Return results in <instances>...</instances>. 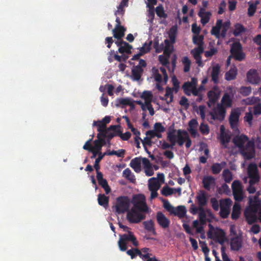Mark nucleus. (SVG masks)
<instances>
[{"instance_id": "obj_1", "label": "nucleus", "mask_w": 261, "mask_h": 261, "mask_svg": "<svg viewBox=\"0 0 261 261\" xmlns=\"http://www.w3.org/2000/svg\"><path fill=\"white\" fill-rule=\"evenodd\" d=\"M133 207L126 215V219L130 223H139L145 219L146 215L151 210L146 203L145 196L142 194L135 195L132 198Z\"/></svg>"}, {"instance_id": "obj_2", "label": "nucleus", "mask_w": 261, "mask_h": 261, "mask_svg": "<svg viewBox=\"0 0 261 261\" xmlns=\"http://www.w3.org/2000/svg\"><path fill=\"white\" fill-rule=\"evenodd\" d=\"M248 137L244 134L236 136L232 139L234 146L245 160H250L255 156L254 144L248 141Z\"/></svg>"}, {"instance_id": "obj_3", "label": "nucleus", "mask_w": 261, "mask_h": 261, "mask_svg": "<svg viewBox=\"0 0 261 261\" xmlns=\"http://www.w3.org/2000/svg\"><path fill=\"white\" fill-rule=\"evenodd\" d=\"M249 206L244 211V215L248 224H252L259 220L261 223V199L259 194L249 197Z\"/></svg>"}, {"instance_id": "obj_4", "label": "nucleus", "mask_w": 261, "mask_h": 261, "mask_svg": "<svg viewBox=\"0 0 261 261\" xmlns=\"http://www.w3.org/2000/svg\"><path fill=\"white\" fill-rule=\"evenodd\" d=\"M127 233L119 235V239L118 241L119 249L121 251H125L127 249V243L132 242L135 247H138L139 243L134 233L130 231Z\"/></svg>"}, {"instance_id": "obj_5", "label": "nucleus", "mask_w": 261, "mask_h": 261, "mask_svg": "<svg viewBox=\"0 0 261 261\" xmlns=\"http://www.w3.org/2000/svg\"><path fill=\"white\" fill-rule=\"evenodd\" d=\"M130 205L129 199L127 196H122L116 198L115 206L116 212L119 214H123L128 212Z\"/></svg>"}, {"instance_id": "obj_6", "label": "nucleus", "mask_w": 261, "mask_h": 261, "mask_svg": "<svg viewBox=\"0 0 261 261\" xmlns=\"http://www.w3.org/2000/svg\"><path fill=\"white\" fill-rule=\"evenodd\" d=\"M203 39L204 36L203 35L193 37V43L198 45L197 47L195 48L191 51V53L196 60H198V58H201L200 54L203 51Z\"/></svg>"}, {"instance_id": "obj_7", "label": "nucleus", "mask_w": 261, "mask_h": 261, "mask_svg": "<svg viewBox=\"0 0 261 261\" xmlns=\"http://www.w3.org/2000/svg\"><path fill=\"white\" fill-rule=\"evenodd\" d=\"M248 174L250 179L249 181L250 185H255L259 181V175L256 164H251L249 165L248 168Z\"/></svg>"}, {"instance_id": "obj_8", "label": "nucleus", "mask_w": 261, "mask_h": 261, "mask_svg": "<svg viewBox=\"0 0 261 261\" xmlns=\"http://www.w3.org/2000/svg\"><path fill=\"white\" fill-rule=\"evenodd\" d=\"M246 81L252 85H257L261 82V77L256 69H251L246 73Z\"/></svg>"}, {"instance_id": "obj_9", "label": "nucleus", "mask_w": 261, "mask_h": 261, "mask_svg": "<svg viewBox=\"0 0 261 261\" xmlns=\"http://www.w3.org/2000/svg\"><path fill=\"white\" fill-rule=\"evenodd\" d=\"M159 225L163 228L166 229L169 226L170 221L161 212H158L156 216Z\"/></svg>"}, {"instance_id": "obj_10", "label": "nucleus", "mask_w": 261, "mask_h": 261, "mask_svg": "<svg viewBox=\"0 0 261 261\" xmlns=\"http://www.w3.org/2000/svg\"><path fill=\"white\" fill-rule=\"evenodd\" d=\"M94 125L97 126V131L100 133H102V135H105L107 132H110L111 130H115L117 126L120 127V125H111L109 128H107V126L105 124H103L99 121L94 122Z\"/></svg>"}, {"instance_id": "obj_11", "label": "nucleus", "mask_w": 261, "mask_h": 261, "mask_svg": "<svg viewBox=\"0 0 261 261\" xmlns=\"http://www.w3.org/2000/svg\"><path fill=\"white\" fill-rule=\"evenodd\" d=\"M220 66L218 64H216L212 68L211 76L212 81L215 84H218L219 82V74L220 73Z\"/></svg>"}, {"instance_id": "obj_12", "label": "nucleus", "mask_w": 261, "mask_h": 261, "mask_svg": "<svg viewBox=\"0 0 261 261\" xmlns=\"http://www.w3.org/2000/svg\"><path fill=\"white\" fill-rule=\"evenodd\" d=\"M221 133L220 135V141L221 144L224 148H227V144L230 141V136L224 132V126L220 127Z\"/></svg>"}, {"instance_id": "obj_13", "label": "nucleus", "mask_w": 261, "mask_h": 261, "mask_svg": "<svg viewBox=\"0 0 261 261\" xmlns=\"http://www.w3.org/2000/svg\"><path fill=\"white\" fill-rule=\"evenodd\" d=\"M144 72V69L139 67L133 66L132 68L131 79L134 81H139Z\"/></svg>"}, {"instance_id": "obj_14", "label": "nucleus", "mask_w": 261, "mask_h": 261, "mask_svg": "<svg viewBox=\"0 0 261 261\" xmlns=\"http://www.w3.org/2000/svg\"><path fill=\"white\" fill-rule=\"evenodd\" d=\"M240 112L238 110H234L231 111L229 118V121L231 128L236 126L239 121Z\"/></svg>"}, {"instance_id": "obj_15", "label": "nucleus", "mask_w": 261, "mask_h": 261, "mask_svg": "<svg viewBox=\"0 0 261 261\" xmlns=\"http://www.w3.org/2000/svg\"><path fill=\"white\" fill-rule=\"evenodd\" d=\"M207 97L208 98L207 106L211 108L212 105H215L218 100L219 94L214 91L211 90L207 92Z\"/></svg>"}, {"instance_id": "obj_16", "label": "nucleus", "mask_w": 261, "mask_h": 261, "mask_svg": "<svg viewBox=\"0 0 261 261\" xmlns=\"http://www.w3.org/2000/svg\"><path fill=\"white\" fill-rule=\"evenodd\" d=\"M215 183V179L212 176H207L203 177L202 179V184L204 188L210 191L211 189V186L214 185Z\"/></svg>"}, {"instance_id": "obj_17", "label": "nucleus", "mask_w": 261, "mask_h": 261, "mask_svg": "<svg viewBox=\"0 0 261 261\" xmlns=\"http://www.w3.org/2000/svg\"><path fill=\"white\" fill-rule=\"evenodd\" d=\"M196 198L198 206H200L201 208H203V206L207 204V198L204 191H201L200 193L198 194Z\"/></svg>"}, {"instance_id": "obj_18", "label": "nucleus", "mask_w": 261, "mask_h": 261, "mask_svg": "<svg viewBox=\"0 0 261 261\" xmlns=\"http://www.w3.org/2000/svg\"><path fill=\"white\" fill-rule=\"evenodd\" d=\"M238 74L237 68L233 66L231 67L230 69L225 74V79L226 81H230L234 80Z\"/></svg>"}, {"instance_id": "obj_19", "label": "nucleus", "mask_w": 261, "mask_h": 261, "mask_svg": "<svg viewBox=\"0 0 261 261\" xmlns=\"http://www.w3.org/2000/svg\"><path fill=\"white\" fill-rule=\"evenodd\" d=\"M126 29L124 27H116L113 30V37L119 40L124 36Z\"/></svg>"}, {"instance_id": "obj_20", "label": "nucleus", "mask_w": 261, "mask_h": 261, "mask_svg": "<svg viewBox=\"0 0 261 261\" xmlns=\"http://www.w3.org/2000/svg\"><path fill=\"white\" fill-rule=\"evenodd\" d=\"M130 166L137 173H139L141 170V161L140 158H135L132 160Z\"/></svg>"}, {"instance_id": "obj_21", "label": "nucleus", "mask_w": 261, "mask_h": 261, "mask_svg": "<svg viewBox=\"0 0 261 261\" xmlns=\"http://www.w3.org/2000/svg\"><path fill=\"white\" fill-rule=\"evenodd\" d=\"M226 163L225 162H222L220 163H214L211 166L212 172L214 174L219 173L222 169L225 166Z\"/></svg>"}, {"instance_id": "obj_22", "label": "nucleus", "mask_w": 261, "mask_h": 261, "mask_svg": "<svg viewBox=\"0 0 261 261\" xmlns=\"http://www.w3.org/2000/svg\"><path fill=\"white\" fill-rule=\"evenodd\" d=\"M231 249L233 250L238 251L242 247V241L238 237L233 238L230 241Z\"/></svg>"}, {"instance_id": "obj_23", "label": "nucleus", "mask_w": 261, "mask_h": 261, "mask_svg": "<svg viewBox=\"0 0 261 261\" xmlns=\"http://www.w3.org/2000/svg\"><path fill=\"white\" fill-rule=\"evenodd\" d=\"M184 132L186 131L181 129H178L177 131V139L176 142L178 145L180 146H182L186 141V135H185Z\"/></svg>"}, {"instance_id": "obj_24", "label": "nucleus", "mask_w": 261, "mask_h": 261, "mask_svg": "<svg viewBox=\"0 0 261 261\" xmlns=\"http://www.w3.org/2000/svg\"><path fill=\"white\" fill-rule=\"evenodd\" d=\"M123 176L130 182L134 183L136 181V177L129 168H126L123 171Z\"/></svg>"}, {"instance_id": "obj_25", "label": "nucleus", "mask_w": 261, "mask_h": 261, "mask_svg": "<svg viewBox=\"0 0 261 261\" xmlns=\"http://www.w3.org/2000/svg\"><path fill=\"white\" fill-rule=\"evenodd\" d=\"M148 187L149 190H158L160 187V184L157 180L156 178L155 177H152L150 178L148 180Z\"/></svg>"}, {"instance_id": "obj_26", "label": "nucleus", "mask_w": 261, "mask_h": 261, "mask_svg": "<svg viewBox=\"0 0 261 261\" xmlns=\"http://www.w3.org/2000/svg\"><path fill=\"white\" fill-rule=\"evenodd\" d=\"M133 46L125 42L118 48V52L120 54L126 53V54H131V50Z\"/></svg>"}, {"instance_id": "obj_27", "label": "nucleus", "mask_w": 261, "mask_h": 261, "mask_svg": "<svg viewBox=\"0 0 261 261\" xmlns=\"http://www.w3.org/2000/svg\"><path fill=\"white\" fill-rule=\"evenodd\" d=\"M126 253L127 255H129L132 259H134L136 257L137 255H138L139 257L143 256L144 257L145 256H143L142 251H140L138 248H132L126 251Z\"/></svg>"}, {"instance_id": "obj_28", "label": "nucleus", "mask_w": 261, "mask_h": 261, "mask_svg": "<svg viewBox=\"0 0 261 261\" xmlns=\"http://www.w3.org/2000/svg\"><path fill=\"white\" fill-rule=\"evenodd\" d=\"M259 1H256L254 3H251L250 2L248 3L249 7L248 8V15L249 17L252 16L254 15V13L256 12V10L257 8V6L259 4Z\"/></svg>"}, {"instance_id": "obj_29", "label": "nucleus", "mask_w": 261, "mask_h": 261, "mask_svg": "<svg viewBox=\"0 0 261 261\" xmlns=\"http://www.w3.org/2000/svg\"><path fill=\"white\" fill-rule=\"evenodd\" d=\"M143 224L146 230L152 232L153 234L156 233L154 228V224L152 220L144 221Z\"/></svg>"}, {"instance_id": "obj_30", "label": "nucleus", "mask_w": 261, "mask_h": 261, "mask_svg": "<svg viewBox=\"0 0 261 261\" xmlns=\"http://www.w3.org/2000/svg\"><path fill=\"white\" fill-rule=\"evenodd\" d=\"M97 200L98 203L100 205L103 206L105 207L108 206L109 197L105 196L104 194H98Z\"/></svg>"}, {"instance_id": "obj_31", "label": "nucleus", "mask_w": 261, "mask_h": 261, "mask_svg": "<svg viewBox=\"0 0 261 261\" xmlns=\"http://www.w3.org/2000/svg\"><path fill=\"white\" fill-rule=\"evenodd\" d=\"M186 208L184 206H178L177 209H175L174 213H173L175 216H177L179 218H184L186 214Z\"/></svg>"}, {"instance_id": "obj_32", "label": "nucleus", "mask_w": 261, "mask_h": 261, "mask_svg": "<svg viewBox=\"0 0 261 261\" xmlns=\"http://www.w3.org/2000/svg\"><path fill=\"white\" fill-rule=\"evenodd\" d=\"M232 201L230 198L222 199L220 200V208H223L230 210L232 205Z\"/></svg>"}, {"instance_id": "obj_33", "label": "nucleus", "mask_w": 261, "mask_h": 261, "mask_svg": "<svg viewBox=\"0 0 261 261\" xmlns=\"http://www.w3.org/2000/svg\"><path fill=\"white\" fill-rule=\"evenodd\" d=\"M128 0H122L117 7V10L115 12V15H117L118 14L123 15L125 12L124 7L128 6Z\"/></svg>"}, {"instance_id": "obj_34", "label": "nucleus", "mask_w": 261, "mask_h": 261, "mask_svg": "<svg viewBox=\"0 0 261 261\" xmlns=\"http://www.w3.org/2000/svg\"><path fill=\"white\" fill-rule=\"evenodd\" d=\"M240 215V206L237 204H234L232 212L231 215V218L232 220H237L239 217Z\"/></svg>"}, {"instance_id": "obj_35", "label": "nucleus", "mask_w": 261, "mask_h": 261, "mask_svg": "<svg viewBox=\"0 0 261 261\" xmlns=\"http://www.w3.org/2000/svg\"><path fill=\"white\" fill-rule=\"evenodd\" d=\"M193 86L190 82H186L182 86V89L184 90V93L187 96L191 95V90L193 89Z\"/></svg>"}, {"instance_id": "obj_36", "label": "nucleus", "mask_w": 261, "mask_h": 261, "mask_svg": "<svg viewBox=\"0 0 261 261\" xmlns=\"http://www.w3.org/2000/svg\"><path fill=\"white\" fill-rule=\"evenodd\" d=\"M164 43L165 45L164 50V54L169 57L172 51L173 46L170 45V42L168 39H165L164 40Z\"/></svg>"}, {"instance_id": "obj_37", "label": "nucleus", "mask_w": 261, "mask_h": 261, "mask_svg": "<svg viewBox=\"0 0 261 261\" xmlns=\"http://www.w3.org/2000/svg\"><path fill=\"white\" fill-rule=\"evenodd\" d=\"M222 176L224 181L226 183L230 182L232 179V173L228 169H226L223 170L222 173Z\"/></svg>"}, {"instance_id": "obj_38", "label": "nucleus", "mask_w": 261, "mask_h": 261, "mask_svg": "<svg viewBox=\"0 0 261 261\" xmlns=\"http://www.w3.org/2000/svg\"><path fill=\"white\" fill-rule=\"evenodd\" d=\"M251 92L252 88L250 86H241L239 90V92L244 96L249 95Z\"/></svg>"}, {"instance_id": "obj_39", "label": "nucleus", "mask_w": 261, "mask_h": 261, "mask_svg": "<svg viewBox=\"0 0 261 261\" xmlns=\"http://www.w3.org/2000/svg\"><path fill=\"white\" fill-rule=\"evenodd\" d=\"M198 217L201 225H203L206 224V214L203 208H200V211L198 214Z\"/></svg>"}, {"instance_id": "obj_40", "label": "nucleus", "mask_w": 261, "mask_h": 261, "mask_svg": "<svg viewBox=\"0 0 261 261\" xmlns=\"http://www.w3.org/2000/svg\"><path fill=\"white\" fill-rule=\"evenodd\" d=\"M152 41H149L148 43L145 42L143 44V46L140 48V52L143 55L150 51L151 49V45H152Z\"/></svg>"}, {"instance_id": "obj_41", "label": "nucleus", "mask_w": 261, "mask_h": 261, "mask_svg": "<svg viewBox=\"0 0 261 261\" xmlns=\"http://www.w3.org/2000/svg\"><path fill=\"white\" fill-rule=\"evenodd\" d=\"M222 102L226 107H230L232 105V99L228 93H225L222 98Z\"/></svg>"}, {"instance_id": "obj_42", "label": "nucleus", "mask_w": 261, "mask_h": 261, "mask_svg": "<svg viewBox=\"0 0 261 261\" xmlns=\"http://www.w3.org/2000/svg\"><path fill=\"white\" fill-rule=\"evenodd\" d=\"M242 45L239 42L233 43L231 46L230 53L231 55L235 54L237 52L242 50Z\"/></svg>"}, {"instance_id": "obj_43", "label": "nucleus", "mask_w": 261, "mask_h": 261, "mask_svg": "<svg viewBox=\"0 0 261 261\" xmlns=\"http://www.w3.org/2000/svg\"><path fill=\"white\" fill-rule=\"evenodd\" d=\"M177 34V28L175 27H172L169 32V38L172 43H174Z\"/></svg>"}, {"instance_id": "obj_44", "label": "nucleus", "mask_w": 261, "mask_h": 261, "mask_svg": "<svg viewBox=\"0 0 261 261\" xmlns=\"http://www.w3.org/2000/svg\"><path fill=\"white\" fill-rule=\"evenodd\" d=\"M155 12L156 15L160 18H166L167 17V14L165 12L164 7L162 5L156 7Z\"/></svg>"}, {"instance_id": "obj_45", "label": "nucleus", "mask_w": 261, "mask_h": 261, "mask_svg": "<svg viewBox=\"0 0 261 261\" xmlns=\"http://www.w3.org/2000/svg\"><path fill=\"white\" fill-rule=\"evenodd\" d=\"M98 184L105 190L107 194H108L110 192L111 189L108 185L107 180L106 179L103 178V179L98 181Z\"/></svg>"}, {"instance_id": "obj_46", "label": "nucleus", "mask_w": 261, "mask_h": 261, "mask_svg": "<svg viewBox=\"0 0 261 261\" xmlns=\"http://www.w3.org/2000/svg\"><path fill=\"white\" fill-rule=\"evenodd\" d=\"M162 201L163 202L164 207L170 214H173V213H174L175 208L171 205L168 200L162 199Z\"/></svg>"}, {"instance_id": "obj_47", "label": "nucleus", "mask_w": 261, "mask_h": 261, "mask_svg": "<svg viewBox=\"0 0 261 261\" xmlns=\"http://www.w3.org/2000/svg\"><path fill=\"white\" fill-rule=\"evenodd\" d=\"M232 192L243 191L242 186L239 180H234L231 185Z\"/></svg>"}, {"instance_id": "obj_48", "label": "nucleus", "mask_w": 261, "mask_h": 261, "mask_svg": "<svg viewBox=\"0 0 261 261\" xmlns=\"http://www.w3.org/2000/svg\"><path fill=\"white\" fill-rule=\"evenodd\" d=\"M245 32V28L243 25L237 23L235 25V29L233 32L235 36H238L241 33Z\"/></svg>"}, {"instance_id": "obj_49", "label": "nucleus", "mask_w": 261, "mask_h": 261, "mask_svg": "<svg viewBox=\"0 0 261 261\" xmlns=\"http://www.w3.org/2000/svg\"><path fill=\"white\" fill-rule=\"evenodd\" d=\"M107 154V152H105L103 153L100 152L98 158L95 160L94 168L95 170H97V169H100L99 163L101 160L103 159V158Z\"/></svg>"}, {"instance_id": "obj_50", "label": "nucleus", "mask_w": 261, "mask_h": 261, "mask_svg": "<svg viewBox=\"0 0 261 261\" xmlns=\"http://www.w3.org/2000/svg\"><path fill=\"white\" fill-rule=\"evenodd\" d=\"M152 70L154 80L158 83H161L162 81V75L159 73L158 69L153 67Z\"/></svg>"}, {"instance_id": "obj_51", "label": "nucleus", "mask_w": 261, "mask_h": 261, "mask_svg": "<svg viewBox=\"0 0 261 261\" xmlns=\"http://www.w3.org/2000/svg\"><path fill=\"white\" fill-rule=\"evenodd\" d=\"M161 192L164 196H168L173 193V189L168 186H165L162 188Z\"/></svg>"}, {"instance_id": "obj_52", "label": "nucleus", "mask_w": 261, "mask_h": 261, "mask_svg": "<svg viewBox=\"0 0 261 261\" xmlns=\"http://www.w3.org/2000/svg\"><path fill=\"white\" fill-rule=\"evenodd\" d=\"M218 192L220 194L223 193L226 195H229L230 193V190L226 184H223L221 187L218 189Z\"/></svg>"}, {"instance_id": "obj_53", "label": "nucleus", "mask_w": 261, "mask_h": 261, "mask_svg": "<svg viewBox=\"0 0 261 261\" xmlns=\"http://www.w3.org/2000/svg\"><path fill=\"white\" fill-rule=\"evenodd\" d=\"M211 15V12L207 11L206 12V14L204 15H201V16H199L201 18V23L203 24V25L206 24L208 22Z\"/></svg>"}, {"instance_id": "obj_54", "label": "nucleus", "mask_w": 261, "mask_h": 261, "mask_svg": "<svg viewBox=\"0 0 261 261\" xmlns=\"http://www.w3.org/2000/svg\"><path fill=\"white\" fill-rule=\"evenodd\" d=\"M234 199L236 201L241 202L243 200V191L232 192Z\"/></svg>"}, {"instance_id": "obj_55", "label": "nucleus", "mask_w": 261, "mask_h": 261, "mask_svg": "<svg viewBox=\"0 0 261 261\" xmlns=\"http://www.w3.org/2000/svg\"><path fill=\"white\" fill-rule=\"evenodd\" d=\"M172 82L173 84V88L172 89L175 93H177L178 91L179 88V82L175 76L172 77Z\"/></svg>"}, {"instance_id": "obj_56", "label": "nucleus", "mask_w": 261, "mask_h": 261, "mask_svg": "<svg viewBox=\"0 0 261 261\" xmlns=\"http://www.w3.org/2000/svg\"><path fill=\"white\" fill-rule=\"evenodd\" d=\"M146 135L150 136L151 139L154 138V137H157L158 138H161L162 137V135L157 132H155L154 130H149L146 132Z\"/></svg>"}, {"instance_id": "obj_57", "label": "nucleus", "mask_w": 261, "mask_h": 261, "mask_svg": "<svg viewBox=\"0 0 261 261\" xmlns=\"http://www.w3.org/2000/svg\"><path fill=\"white\" fill-rule=\"evenodd\" d=\"M152 97V93L149 91H144L141 95V98L144 99L145 100V101H150L151 102Z\"/></svg>"}, {"instance_id": "obj_58", "label": "nucleus", "mask_w": 261, "mask_h": 261, "mask_svg": "<svg viewBox=\"0 0 261 261\" xmlns=\"http://www.w3.org/2000/svg\"><path fill=\"white\" fill-rule=\"evenodd\" d=\"M232 55L236 60L239 61L243 60L245 58V54L242 51V50L237 52Z\"/></svg>"}, {"instance_id": "obj_59", "label": "nucleus", "mask_w": 261, "mask_h": 261, "mask_svg": "<svg viewBox=\"0 0 261 261\" xmlns=\"http://www.w3.org/2000/svg\"><path fill=\"white\" fill-rule=\"evenodd\" d=\"M154 130L160 134L164 132L166 130L165 127L163 126L162 123L160 122H156L154 124Z\"/></svg>"}, {"instance_id": "obj_60", "label": "nucleus", "mask_w": 261, "mask_h": 261, "mask_svg": "<svg viewBox=\"0 0 261 261\" xmlns=\"http://www.w3.org/2000/svg\"><path fill=\"white\" fill-rule=\"evenodd\" d=\"M149 248L146 247L143 248L140 250L142 251V255L145 256V257H140L143 260H145L146 258L149 257V256H152V254L149 253Z\"/></svg>"}, {"instance_id": "obj_61", "label": "nucleus", "mask_w": 261, "mask_h": 261, "mask_svg": "<svg viewBox=\"0 0 261 261\" xmlns=\"http://www.w3.org/2000/svg\"><path fill=\"white\" fill-rule=\"evenodd\" d=\"M201 31V28L200 27H198L196 23H194L192 25V32L195 35L194 36H200L199 35L200 32Z\"/></svg>"}, {"instance_id": "obj_62", "label": "nucleus", "mask_w": 261, "mask_h": 261, "mask_svg": "<svg viewBox=\"0 0 261 261\" xmlns=\"http://www.w3.org/2000/svg\"><path fill=\"white\" fill-rule=\"evenodd\" d=\"M257 98L254 96L248 97L245 99H243V101L247 105H252L256 102Z\"/></svg>"}, {"instance_id": "obj_63", "label": "nucleus", "mask_w": 261, "mask_h": 261, "mask_svg": "<svg viewBox=\"0 0 261 261\" xmlns=\"http://www.w3.org/2000/svg\"><path fill=\"white\" fill-rule=\"evenodd\" d=\"M211 203L212 204V206L214 211H218L220 207V203L216 198L213 197L210 200Z\"/></svg>"}, {"instance_id": "obj_64", "label": "nucleus", "mask_w": 261, "mask_h": 261, "mask_svg": "<svg viewBox=\"0 0 261 261\" xmlns=\"http://www.w3.org/2000/svg\"><path fill=\"white\" fill-rule=\"evenodd\" d=\"M175 132L176 130L173 129L172 130L167 133V139L168 141L177 140V135L175 134Z\"/></svg>"}]
</instances>
